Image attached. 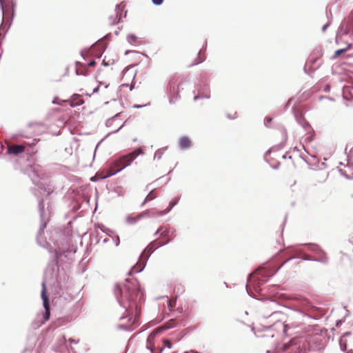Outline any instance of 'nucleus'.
Here are the masks:
<instances>
[{
	"instance_id": "2",
	"label": "nucleus",
	"mask_w": 353,
	"mask_h": 353,
	"mask_svg": "<svg viewBox=\"0 0 353 353\" xmlns=\"http://www.w3.org/2000/svg\"><path fill=\"white\" fill-rule=\"evenodd\" d=\"M144 151L142 148H139L135 149L132 152H130L127 154L123 155L115 160L110 166L109 169L107 170V174L105 175H102L101 173H97L94 178L99 177V179H105L108 176H112L117 172L121 171L127 166L130 165L131 163L139 156L141 154H144ZM92 180H94V177L92 178Z\"/></svg>"
},
{
	"instance_id": "20",
	"label": "nucleus",
	"mask_w": 353,
	"mask_h": 353,
	"mask_svg": "<svg viewBox=\"0 0 353 353\" xmlns=\"http://www.w3.org/2000/svg\"><path fill=\"white\" fill-rule=\"evenodd\" d=\"M96 65V61L92 60L88 63V66L93 67Z\"/></svg>"
},
{
	"instance_id": "25",
	"label": "nucleus",
	"mask_w": 353,
	"mask_h": 353,
	"mask_svg": "<svg viewBox=\"0 0 353 353\" xmlns=\"http://www.w3.org/2000/svg\"><path fill=\"white\" fill-rule=\"evenodd\" d=\"M3 14H6V12H5L3 9Z\"/></svg>"
},
{
	"instance_id": "8",
	"label": "nucleus",
	"mask_w": 353,
	"mask_h": 353,
	"mask_svg": "<svg viewBox=\"0 0 353 353\" xmlns=\"http://www.w3.org/2000/svg\"><path fill=\"white\" fill-rule=\"evenodd\" d=\"M25 151L23 145H11L8 148V152L14 155H17Z\"/></svg>"
},
{
	"instance_id": "12",
	"label": "nucleus",
	"mask_w": 353,
	"mask_h": 353,
	"mask_svg": "<svg viewBox=\"0 0 353 353\" xmlns=\"http://www.w3.org/2000/svg\"><path fill=\"white\" fill-rule=\"evenodd\" d=\"M143 216V214H140L136 216H129L127 218V222L128 224H134L139 221Z\"/></svg>"
},
{
	"instance_id": "14",
	"label": "nucleus",
	"mask_w": 353,
	"mask_h": 353,
	"mask_svg": "<svg viewBox=\"0 0 353 353\" xmlns=\"http://www.w3.org/2000/svg\"><path fill=\"white\" fill-rule=\"evenodd\" d=\"M157 196V193L154 191H151L145 197L144 203L153 200Z\"/></svg>"
},
{
	"instance_id": "18",
	"label": "nucleus",
	"mask_w": 353,
	"mask_h": 353,
	"mask_svg": "<svg viewBox=\"0 0 353 353\" xmlns=\"http://www.w3.org/2000/svg\"><path fill=\"white\" fill-rule=\"evenodd\" d=\"M152 3L155 5L159 6L162 4L163 0H152Z\"/></svg>"
},
{
	"instance_id": "13",
	"label": "nucleus",
	"mask_w": 353,
	"mask_h": 353,
	"mask_svg": "<svg viewBox=\"0 0 353 353\" xmlns=\"http://www.w3.org/2000/svg\"><path fill=\"white\" fill-rule=\"evenodd\" d=\"M178 201H179L178 199H174V200L170 201L168 208L165 210L160 212L159 213V214L163 215V214H165L167 212H168L175 205H176V203H178Z\"/></svg>"
},
{
	"instance_id": "24",
	"label": "nucleus",
	"mask_w": 353,
	"mask_h": 353,
	"mask_svg": "<svg viewBox=\"0 0 353 353\" xmlns=\"http://www.w3.org/2000/svg\"><path fill=\"white\" fill-rule=\"evenodd\" d=\"M205 97H206V98H209V97H210V94H205Z\"/></svg>"
},
{
	"instance_id": "26",
	"label": "nucleus",
	"mask_w": 353,
	"mask_h": 353,
	"mask_svg": "<svg viewBox=\"0 0 353 353\" xmlns=\"http://www.w3.org/2000/svg\"><path fill=\"white\" fill-rule=\"evenodd\" d=\"M134 107H136V108H139V107H141V106H140V105H134Z\"/></svg>"
},
{
	"instance_id": "22",
	"label": "nucleus",
	"mask_w": 353,
	"mask_h": 353,
	"mask_svg": "<svg viewBox=\"0 0 353 353\" xmlns=\"http://www.w3.org/2000/svg\"><path fill=\"white\" fill-rule=\"evenodd\" d=\"M202 97H203V96H201L200 94H198V95L194 97V100H197V99H199L200 98H202Z\"/></svg>"
},
{
	"instance_id": "23",
	"label": "nucleus",
	"mask_w": 353,
	"mask_h": 353,
	"mask_svg": "<svg viewBox=\"0 0 353 353\" xmlns=\"http://www.w3.org/2000/svg\"><path fill=\"white\" fill-rule=\"evenodd\" d=\"M203 59H200L197 62L194 63V64H197L199 63H201V61H203Z\"/></svg>"
},
{
	"instance_id": "21",
	"label": "nucleus",
	"mask_w": 353,
	"mask_h": 353,
	"mask_svg": "<svg viewBox=\"0 0 353 353\" xmlns=\"http://www.w3.org/2000/svg\"><path fill=\"white\" fill-rule=\"evenodd\" d=\"M174 303H175V301H173L171 300L169 301V305H170V307H173L174 306Z\"/></svg>"
},
{
	"instance_id": "9",
	"label": "nucleus",
	"mask_w": 353,
	"mask_h": 353,
	"mask_svg": "<svg viewBox=\"0 0 353 353\" xmlns=\"http://www.w3.org/2000/svg\"><path fill=\"white\" fill-rule=\"evenodd\" d=\"M191 141L190 139L187 137H183L179 140V145L182 149L188 148L190 146Z\"/></svg>"
},
{
	"instance_id": "4",
	"label": "nucleus",
	"mask_w": 353,
	"mask_h": 353,
	"mask_svg": "<svg viewBox=\"0 0 353 353\" xmlns=\"http://www.w3.org/2000/svg\"><path fill=\"white\" fill-rule=\"evenodd\" d=\"M135 77L136 72L132 69V67L126 68L123 72L122 86L130 87V89L132 90L134 88Z\"/></svg>"
},
{
	"instance_id": "6",
	"label": "nucleus",
	"mask_w": 353,
	"mask_h": 353,
	"mask_svg": "<svg viewBox=\"0 0 353 353\" xmlns=\"http://www.w3.org/2000/svg\"><path fill=\"white\" fill-rule=\"evenodd\" d=\"M170 241V239H167L165 241H161L159 239H156L151 242L145 249L144 252L146 254L150 255L156 249L164 245L169 243Z\"/></svg>"
},
{
	"instance_id": "16",
	"label": "nucleus",
	"mask_w": 353,
	"mask_h": 353,
	"mask_svg": "<svg viewBox=\"0 0 353 353\" xmlns=\"http://www.w3.org/2000/svg\"><path fill=\"white\" fill-rule=\"evenodd\" d=\"M347 49H341V50H337L336 51H335L334 52V57H337L339 56H340L341 54H342L343 53H344L345 51H346Z\"/></svg>"
},
{
	"instance_id": "7",
	"label": "nucleus",
	"mask_w": 353,
	"mask_h": 353,
	"mask_svg": "<svg viewBox=\"0 0 353 353\" xmlns=\"http://www.w3.org/2000/svg\"><path fill=\"white\" fill-rule=\"evenodd\" d=\"M121 11L120 6H117L114 13L109 17L108 22L109 25H114L120 21L121 19Z\"/></svg>"
},
{
	"instance_id": "11",
	"label": "nucleus",
	"mask_w": 353,
	"mask_h": 353,
	"mask_svg": "<svg viewBox=\"0 0 353 353\" xmlns=\"http://www.w3.org/2000/svg\"><path fill=\"white\" fill-rule=\"evenodd\" d=\"M157 234L158 233H160V237L161 239L159 240H161V241H165L167 239H170L168 236V230L167 228H159V230L157 231L156 232Z\"/></svg>"
},
{
	"instance_id": "5",
	"label": "nucleus",
	"mask_w": 353,
	"mask_h": 353,
	"mask_svg": "<svg viewBox=\"0 0 353 353\" xmlns=\"http://www.w3.org/2000/svg\"><path fill=\"white\" fill-rule=\"evenodd\" d=\"M42 287H43V289H42V291H41V298L43 299V307L45 308V313L43 314V319H44V321H48L50 319V303H49V299H48V298L47 296V294H46V283H43Z\"/></svg>"
},
{
	"instance_id": "27",
	"label": "nucleus",
	"mask_w": 353,
	"mask_h": 353,
	"mask_svg": "<svg viewBox=\"0 0 353 353\" xmlns=\"http://www.w3.org/2000/svg\"><path fill=\"white\" fill-rule=\"evenodd\" d=\"M173 81H174V79H172V81H171L170 83H173Z\"/></svg>"
},
{
	"instance_id": "1",
	"label": "nucleus",
	"mask_w": 353,
	"mask_h": 353,
	"mask_svg": "<svg viewBox=\"0 0 353 353\" xmlns=\"http://www.w3.org/2000/svg\"><path fill=\"white\" fill-rule=\"evenodd\" d=\"M116 289L117 292L121 294V300L130 316L129 320H132V324L135 323L138 321L140 310L134 300H137L138 298L141 299L143 296V292H141L137 281H127L123 289L119 286H117Z\"/></svg>"
},
{
	"instance_id": "15",
	"label": "nucleus",
	"mask_w": 353,
	"mask_h": 353,
	"mask_svg": "<svg viewBox=\"0 0 353 353\" xmlns=\"http://www.w3.org/2000/svg\"><path fill=\"white\" fill-rule=\"evenodd\" d=\"M128 40L130 43H135L137 40V37L134 34H130L128 36Z\"/></svg>"
},
{
	"instance_id": "10",
	"label": "nucleus",
	"mask_w": 353,
	"mask_h": 353,
	"mask_svg": "<svg viewBox=\"0 0 353 353\" xmlns=\"http://www.w3.org/2000/svg\"><path fill=\"white\" fill-rule=\"evenodd\" d=\"M83 100L81 97L78 94H74L72 96L70 105L71 106H77L82 105L83 103Z\"/></svg>"
},
{
	"instance_id": "19",
	"label": "nucleus",
	"mask_w": 353,
	"mask_h": 353,
	"mask_svg": "<svg viewBox=\"0 0 353 353\" xmlns=\"http://www.w3.org/2000/svg\"><path fill=\"white\" fill-rule=\"evenodd\" d=\"M69 342L70 343H75V344H77V343H79V340H75L74 339H69Z\"/></svg>"
},
{
	"instance_id": "17",
	"label": "nucleus",
	"mask_w": 353,
	"mask_h": 353,
	"mask_svg": "<svg viewBox=\"0 0 353 353\" xmlns=\"http://www.w3.org/2000/svg\"><path fill=\"white\" fill-rule=\"evenodd\" d=\"M39 124L37 123H31L28 126V129L29 131H30V130L33 129V128H35L37 127H39Z\"/></svg>"
},
{
	"instance_id": "3",
	"label": "nucleus",
	"mask_w": 353,
	"mask_h": 353,
	"mask_svg": "<svg viewBox=\"0 0 353 353\" xmlns=\"http://www.w3.org/2000/svg\"><path fill=\"white\" fill-rule=\"evenodd\" d=\"M165 329L164 327L157 328L148 336L146 347L151 353H176L172 350V343L169 339H163L161 344L156 345L158 343V341H155L156 336Z\"/></svg>"
}]
</instances>
